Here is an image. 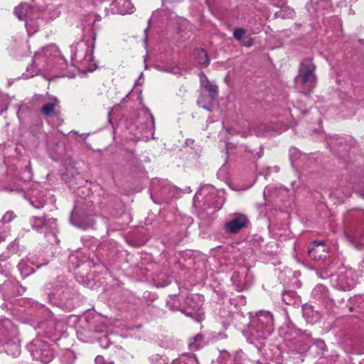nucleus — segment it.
Wrapping results in <instances>:
<instances>
[{
  "instance_id": "12",
  "label": "nucleus",
  "mask_w": 364,
  "mask_h": 364,
  "mask_svg": "<svg viewBox=\"0 0 364 364\" xmlns=\"http://www.w3.org/2000/svg\"><path fill=\"white\" fill-rule=\"evenodd\" d=\"M218 316L225 328L230 326L240 328L242 325H245L247 321L245 314L239 309L233 310L221 308L219 311Z\"/></svg>"
},
{
  "instance_id": "13",
  "label": "nucleus",
  "mask_w": 364,
  "mask_h": 364,
  "mask_svg": "<svg viewBox=\"0 0 364 364\" xmlns=\"http://www.w3.org/2000/svg\"><path fill=\"white\" fill-rule=\"evenodd\" d=\"M254 275L250 269L241 268L235 271L231 277V282L238 291L249 289L254 283Z\"/></svg>"
},
{
  "instance_id": "62",
  "label": "nucleus",
  "mask_w": 364,
  "mask_h": 364,
  "mask_svg": "<svg viewBox=\"0 0 364 364\" xmlns=\"http://www.w3.org/2000/svg\"><path fill=\"white\" fill-rule=\"evenodd\" d=\"M321 1H323V2H325V3H326V2H327V1H328V0H321Z\"/></svg>"
},
{
  "instance_id": "2",
  "label": "nucleus",
  "mask_w": 364,
  "mask_h": 364,
  "mask_svg": "<svg viewBox=\"0 0 364 364\" xmlns=\"http://www.w3.org/2000/svg\"><path fill=\"white\" fill-rule=\"evenodd\" d=\"M44 296L53 306L60 308H70L73 306L71 289L67 279L58 276L53 282L47 283L43 287Z\"/></svg>"
},
{
  "instance_id": "38",
  "label": "nucleus",
  "mask_w": 364,
  "mask_h": 364,
  "mask_svg": "<svg viewBox=\"0 0 364 364\" xmlns=\"http://www.w3.org/2000/svg\"><path fill=\"white\" fill-rule=\"evenodd\" d=\"M151 364H168V358L166 355L154 354L149 357Z\"/></svg>"
},
{
  "instance_id": "28",
  "label": "nucleus",
  "mask_w": 364,
  "mask_h": 364,
  "mask_svg": "<svg viewBox=\"0 0 364 364\" xmlns=\"http://www.w3.org/2000/svg\"><path fill=\"white\" fill-rule=\"evenodd\" d=\"M194 56L197 62L203 67L209 65L210 60L207 52L202 48H197L194 51Z\"/></svg>"
},
{
  "instance_id": "32",
  "label": "nucleus",
  "mask_w": 364,
  "mask_h": 364,
  "mask_svg": "<svg viewBox=\"0 0 364 364\" xmlns=\"http://www.w3.org/2000/svg\"><path fill=\"white\" fill-rule=\"evenodd\" d=\"M167 307L172 311H180L182 313L183 306H181L179 298L176 295L169 296L166 301Z\"/></svg>"
},
{
  "instance_id": "46",
  "label": "nucleus",
  "mask_w": 364,
  "mask_h": 364,
  "mask_svg": "<svg viewBox=\"0 0 364 364\" xmlns=\"http://www.w3.org/2000/svg\"><path fill=\"white\" fill-rule=\"evenodd\" d=\"M95 364H115L114 361H106L105 358L102 355L96 356L95 359Z\"/></svg>"
},
{
  "instance_id": "7",
  "label": "nucleus",
  "mask_w": 364,
  "mask_h": 364,
  "mask_svg": "<svg viewBox=\"0 0 364 364\" xmlns=\"http://www.w3.org/2000/svg\"><path fill=\"white\" fill-rule=\"evenodd\" d=\"M30 183H0V191H6L22 196L28 199L31 205L36 208H43L46 205V199L43 191L38 189L37 187L28 186Z\"/></svg>"
},
{
  "instance_id": "51",
  "label": "nucleus",
  "mask_w": 364,
  "mask_h": 364,
  "mask_svg": "<svg viewBox=\"0 0 364 364\" xmlns=\"http://www.w3.org/2000/svg\"><path fill=\"white\" fill-rule=\"evenodd\" d=\"M317 275L321 279H326L330 276L327 272L322 273L319 272H317Z\"/></svg>"
},
{
  "instance_id": "55",
  "label": "nucleus",
  "mask_w": 364,
  "mask_h": 364,
  "mask_svg": "<svg viewBox=\"0 0 364 364\" xmlns=\"http://www.w3.org/2000/svg\"><path fill=\"white\" fill-rule=\"evenodd\" d=\"M270 191V188L269 186H266L264 190V196H266L267 194H270L269 193Z\"/></svg>"
},
{
  "instance_id": "54",
  "label": "nucleus",
  "mask_w": 364,
  "mask_h": 364,
  "mask_svg": "<svg viewBox=\"0 0 364 364\" xmlns=\"http://www.w3.org/2000/svg\"><path fill=\"white\" fill-rule=\"evenodd\" d=\"M360 265H364V259L362 261V263ZM360 273L361 277H364V269L363 267H360Z\"/></svg>"
},
{
  "instance_id": "60",
  "label": "nucleus",
  "mask_w": 364,
  "mask_h": 364,
  "mask_svg": "<svg viewBox=\"0 0 364 364\" xmlns=\"http://www.w3.org/2000/svg\"><path fill=\"white\" fill-rule=\"evenodd\" d=\"M274 169L276 172H278L279 171V168L277 166H274Z\"/></svg>"
},
{
  "instance_id": "31",
  "label": "nucleus",
  "mask_w": 364,
  "mask_h": 364,
  "mask_svg": "<svg viewBox=\"0 0 364 364\" xmlns=\"http://www.w3.org/2000/svg\"><path fill=\"white\" fill-rule=\"evenodd\" d=\"M294 11L292 8L287 6L286 4L280 7V10L279 11L275 12L274 17L275 18H291L294 16Z\"/></svg>"
},
{
  "instance_id": "10",
  "label": "nucleus",
  "mask_w": 364,
  "mask_h": 364,
  "mask_svg": "<svg viewBox=\"0 0 364 364\" xmlns=\"http://www.w3.org/2000/svg\"><path fill=\"white\" fill-rule=\"evenodd\" d=\"M203 300L204 297L201 294L188 295L184 300L182 313L198 323L201 322L205 319Z\"/></svg>"
},
{
  "instance_id": "8",
  "label": "nucleus",
  "mask_w": 364,
  "mask_h": 364,
  "mask_svg": "<svg viewBox=\"0 0 364 364\" xmlns=\"http://www.w3.org/2000/svg\"><path fill=\"white\" fill-rule=\"evenodd\" d=\"M316 66L312 60L307 58L304 60L299 67V74L295 78L296 83H301L305 86L306 90H302L306 95H309L316 85V76L315 74Z\"/></svg>"
},
{
  "instance_id": "11",
  "label": "nucleus",
  "mask_w": 364,
  "mask_h": 364,
  "mask_svg": "<svg viewBox=\"0 0 364 364\" xmlns=\"http://www.w3.org/2000/svg\"><path fill=\"white\" fill-rule=\"evenodd\" d=\"M70 220L73 225L82 230L93 228L95 225L93 210L90 208L85 210L77 205L71 212Z\"/></svg>"
},
{
  "instance_id": "1",
  "label": "nucleus",
  "mask_w": 364,
  "mask_h": 364,
  "mask_svg": "<svg viewBox=\"0 0 364 364\" xmlns=\"http://www.w3.org/2000/svg\"><path fill=\"white\" fill-rule=\"evenodd\" d=\"M343 229L350 243L358 250H364V211L348 210L343 215Z\"/></svg>"
},
{
  "instance_id": "49",
  "label": "nucleus",
  "mask_w": 364,
  "mask_h": 364,
  "mask_svg": "<svg viewBox=\"0 0 364 364\" xmlns=\"http://www.w3.org/2000/svg\"><path fill=\"white\" fill-rule=\"evenodd\" d=\"M272 4L277 7H282L287 4V0H272Z\"/></svg>"
},
{
  "instance_id": "53",
  "label": "nucleus",
  "mask_w": 364,
  "mask_h": 364,
  "mask_svg": "<svg viewBox=\"0 0 364 364\" xmlns=\"http://www.w3.org/2000/svg\"><path fill=\"white\" fill-rule=\"evenodd\" d=\"M147 111V114L149 116L151 120V123L152 124L154 125V116L153 114L150 112V111L149 109L146 110Z\"/></svg>"
},
{
  "instance_id": "48",
  "label": "nucleus",
  "mask_w": 364,
  "mask_h": 364,
  "mask_svg": "<svg viewBox=\"0 0 364 364\" xmlns=\"http://www.w3.org/2000/svg\"><path fill=\"white\" fill-rule=\"evenodd\" d=\"M203 98H204V97H203V96H200V97L198 99V100H197V104H198V106H200V107H203V109H207V110L210 111V109L209 107H208V106L205 104V102H204Z\"/></svg>"
},
{
  "instance_id": "20",
  "label": "nucleus",
  "mask_w": 364,
  "mask_h": 364,
  "mask_svg": "<svg viewBox=\"0 0 364 364\" xmlns=\"http://www.w3.org/2000/svg\"><path fill=\"white\" fill-rule=\"evenodd\" d=\"M111 9L114 12L122 15L134 12L131 0H114L111 4Z\"/></svg>"
},
{
  "instance_id": "61",
  "label": "nucleus",
  "mask_w": 364,
  "mask_h": 364,
  "mask_svg": "<svg viewBox=\"0 0 364 364\" xmlns=\"http://www.w3.org/2000/svg\"><path fill=\"white\" fill-rule=\"evenodd\" d=\"M360 267H363L364 269V265H359V267H358L359 269H360Z\"/></svg>"
},
{
  "instance_id": "5",
  "label": "nucleus",
  "mask_w": 364,
  "mask_h": 364,
  "mask_svg": "<svg viewBox=\"0 0 364 364\" xmlns=\"http://www.w3.org/2000/svg\"><path fill=\"white\" fill-rule=\"evenodd\" d=\"M85 33L82 36V41L77 43L75 51L74 52L72 60L79 66L86 71H93L96 69L97 65L94 63L92 55V48L94 44H92V48L85 43L89 41L90 39L95 41L96 38V33L94 32L92 26L85 27Z\"/></svg>"
},
{
  "instance_id": "9",
  "label": "nucleus",
  "mask_w": 364,
  "mask_h": 364,
  "mask_svg": "<svg viewBox=\"0 0 364 364\" xmlns=\"http://www.w3.org/2000/svg\"><path fill=\"white\" fill-rule=\"evenodd\" d=\"M33 359L39 360L43 364H48L53 360L55 356L54 350L48 342L41 337L33 339L26 346Z\"/></svg>"
},
{
  "instance_id": "42",
  "label": "nucleus",
  "mask_w": 364,
  "mask_h": 364,
  "mask_svg": "<svg viewBox=\"0 0 364 364\" xmlns=\"http://www.w3.org/2000/svg\"><path fill=\"white\" fill-rule=\"evenodd\" d=\"M8 103L9 102L7 97L0 94V114L7 110Z\"/></svg>"
},
{
  "instance_id": "47",
  "label": "nucleus",
  "mask_w": 364,
  "mask_h": 364,
  "mask_svg": "<svg viewBox=\"0 0 364 364\" xmlns=\"http://www.w3.org/2000/svg\"><path fill=\"white\" fill-rule=\"evenodd\" d=\"M298 153H299V151L296 148H291L289 150V156H290V159H291L292 166H294V162L296 160V154H297Z\"/></svg>"
},
{
  "instance_id": "25",
  "label": "nucleus",
  "mask_w": 364,
  "mask_h": 364,
  "mask_svg": "<svg viewBox=\"0 0 364 364\" xmlns=\"http://www.w3.org/2000/svg\"><path fill=\"white\" fill-rule=\"evenodd\" d=\"M233 36L246 47H250L252 45V40L246 35V32L242 28H236L233 32Z\"/></svg>"
},
{
  "instance_id": "30",
  "label": "nucleus",
  "mask_w": 364,
  "mask_h": 364,
  "mask_svg": "<svg viewBox=\"0 0 364 364\" xmlns=\"http://www.w3.org/2000/svg\"><path fill=\"white\" fill-rule=\"evenodd\" d=\"M171 364H199L195 355L183 354L173 360Z\"/></svg>"
},
{
  "instance_id": "57",
  "label": "nucleus",
  "mask_w": 364,
  "mask_h": 364,
  "mask_svg": "<svg viewBox=\"0 0 364 364\" xmlns=\"http://www.w3.org/2000/svg\"><path fill=\"white\" fill-rule=\"evenodd\" d=\"M267 173H265L264 177V180H269V178L267 177V175H268V173L269 172V168H267Z\"/></svg>"
},
{
  "instance_id": "44",
  "label": "nucleus",
  "mask_w": 364,
  "mask_h": 364,
  "mask_svg": "<svg viewBox=\"0 0 364 364\" xmlns=\"http://www.w3.org/2000/svg\"><path fill=\"white\" fill-rule=\"evenodd\" d=\"M15 214L14 212L12 211H7L3 216L2 218V221L3 223H8L9 222H11L14 218H15Z\"/></svg>"
},
{
  "instance_id": "36",
  "label": "nucleus",
  "mask_w": 364,
  "mask_h": 364,
  "mask_svg": "<svg viewBox=\"0 0 364 364\" xmlns=\"http://www.w3.org/2000/svg\"><path fill=\"white\" fill-rule=\"evenodd\" d=\"M102 348H107L112 343L109 336L107 333H100L95 336V339Z\"/></svg>"
},
{
  "instance_id": "22",
  "label": "nucleus",
  "mask_w": 364,
  "mask_h": 364,
  "mask_svg": "<svg viewBox=\"0 0 364 364\" xmlns=\"http://www.w3.org/2000/svg\"><path fill=\"white\" fill-rule=\"evenodd\" d=\"M302 313L304 318L310 323H316L321 318L319 311L315 310L313 306L308 304L302 306Z\"/></svg>"
},
{
  "instance_id": "35",
  "label": "nucleus",
  "mask_w": 364,
  "mask_h": 364,
  "mask_svg": "<svg viewBox=\"0 0 364 364\" xmlns=\"http://www.w3.org/2000/svg\"><path fill=\"white\" fill-rule=\"evenodd\" d=\"M38 55H39L38 53L36 54L35 59H34L33 63L31 65L30 67L27 68L26 73L23 74V76L25 78H28V77H33V76L37 75V73L38 72V68H37V65H38L37 60L38 59Z\"/></svg>"
},
{
  "instance_id": "29",
  "label": "nucleus",
  "mask_w": 364,
  "mask_h": 364,
  "mask_svg": "<svg viewBox=\"0 0 364 364\" xmlns=\"http://www.w3.org/2000/svg\"><path fill=\"white\" fill-rule=\"evenodd\" d=\"M75 359V353L70 349L62 351L59 355V360L61 364H74Z\"/></svg>"
},
{
  "instance_id": "43",
  "label": "nucleus",
  "mask_w": 364,
  "mask_h": 364,
  "mask_svg": "<svg viewBox=\"0 0 364 364\" xmlns=\"http://www.w3.org/2000/svg\"><path fill=\"white\" fill-rule=\"evenodd\" d=\"M166 73H172L176 75H181V70L178 66L174 65V66H168L166 67L164 70Z\"/></svg>"
},
{
  "instance_id": "3",
  "label": "nucleus",
  "mask_w": 364,
  "mask_h": 364,
  "mask_svg": "<svg viewBox=\"0 0 364 364\" xmlns=\"http://www.w3.org/2000/svg\"><path fill=\"white\" fill-rule=\"evenodd\" d=\"M274 330V319L272 312L261 310L253 316L248 324L247 339L250 343L267 339Z\"/></svg>"
},
{
  "instance_id": "52",
  "label": "nucleus",
  "mask_w": 364,
  "mask_h": 364,
  "mask_svg": "<svg viewBox=\"0 0 364 364\" xmlns=\"http://www.w3.org/2000/svg\"><path fill=\"white\" fill-rule=\"evenodd\" d=\"M357 194L364 198V186L357 191Z\"/></svg>"
},
{
  "instance_id": "18",
  "label": "nucleus",
  "mask_w": 364,
  "mask_h": 364,
  "mask_svg": "<svg viewBox=\"0 0 364 364\" xmlns=\"http://www.w3.org/2000/svg\"><path fill=\"white\" fill-rule=\"evenodd\" d=\"M309 258L318 261L328 257L329 248L323 240H314L307 247Z\"/></svg>"
},
{
  "instance_id": "45",
  "label": "nucleus",
  "mask_w": 364,
  "mask_h": 364,
  "mask_svg": "<svg viewBox=\"0 0 364 364\" xmlns=\"http://www.w3.org/2000/svg\"><path fill=\"white\" fill-rule=\"evenodd\" d=\"M218 178L220 181H225L227 178V170L226 167H221L218 171Z\"/></svg>"
},
{
  "instance_id": "50",
  "label": "nucleus",
  "mask_w": 364,
  "mask_h": 364,
  "mask_svg": "<svg viewBox=\"0 0 364 364\" xmlns=\"http://www.w3.org/2000/svg\"><path fill=\"white\" fill-rule=\"evenodd\" d=\"M228 184L229 185L230 188H231L233 190L247 189L251 187V186H247L245 188H238V183H228Z\"/></svg>"
},
{
  "instance_id": "16",
  "label": "nucleus",
  "mask_w": 364,
  "mask_h": 364,
  "mask_svg": "<svg viewBox=\"0 0 364 364\" xmlns=\"http://www.w3.org/2000/svg\"><path fill=\"white\" fill-rule=\"evenodd\" d=\"M333 286L341 291H350L356 284L354 272L352 269L341 272L335 279H332Z\"/></svg>"
},
{
  "instance_id": "23",
  "label": "nucleus",
  "mask_w": 364,
  "mask_h": 364,
  "mask_svg": "<svg viewBox=\"0 0 364 364\" xmlns=\"http://www.w3.org/2000/svg\"><path fill=\"white\" fill-rule=\"evenodd\" d=\"M200 82L203 87L210 94V97L213 100L216 99L218 93V87L217 85L212 84L206 77L205 75L200 76Z\"/></svg>"
},
{
  "instance_id": "40",
  "label": "nucleus",
  "mask_w": 364,
  "mask_h": 364,
  "mask_svg": "<svg viewBox=\"0 0 364 364\" xmlns=\"http://www.w3.org/2000/svg\"><path fill=\"white\" fill-rule=\"evenodd\" d=\"M309 339V343H313L315 345L316 347H317L321 351H325L326 350V346L325 344V342L323 340L321 339H314L311 336H306Z\"/></svg>"
},
{
  "instance_id": "4",
  "label": "nucleus",
  "mask_w": 364,
  "mask_h": 364,
  "mask_svg": "<svg viewBox=\"0 0 364 364\" xmlns=\"http://www.w3.org/2000/svg\"><path fill=\"white\" fill-rule=\"evenodd\" d=\"M106 328L105 318L95 312H87L80 320L76 333L79 340L87 343L95 341V336L103 333Z\"/></svg>"
},
{
  "instance_id": "27",
  "label": "nucleus",
  "mask_w": 364,
  "mask_h": 364,
  "mask_svg": "<svg viewBox=\"0 0 364 364\" xmlns=\"http://www.w3.org/2000/svg\"><path fill=\"white\" fill-rule=\"evenodd\" d=\"M328 292L327 288L323 284H317L311 292L314 299L321 301L328 297Z\"/></svg>"
},
{
  "instance_id": "34",
  "label": "nucleus",
  "mask_w": 364,
  "mask_h": 364,
  "mask_svg": "<svg viewBox=\"0 0 364 364\" xmlns=\"http://www.w3.org/2000/svg\"><path fill=\"white\" fill-rule=\"evenodd\" d=\"M297 300L296 293L294 291H284L282 292V301L287 305H293Z\"/></svg>"
},
{
  "instance_id": "37",
  "label": "nucleus",
  "mask_w": 364,
  "mask_h": 364,
  "mask_svg": "<svg viewBox=\"0 0 364 364\" xmlns=\"http://www.w3.org/2000/svg\"><path fill=\"white\" fill-rule=\"evenodd\" d=\"M230 306H233L235 309H238L239 306H245L246 304V297L244 295H239L234 298L229 299Z\"/></svg>"
},
{
  "instance_id": "21",
  "label": "nucleus",
  "mask_w": 364,
  "mask_h": 364,
  "mask_svg": "<svg viewBox=\"0 0 364 364\" xmlns=\"http://www.w3.org/2000/svg\"><path fill=\"white\" fill-rule=\"evenodd\" d=\"M43 102H44V105L42 106L41 111L44 116L49 117L57 114L56 109L59 107V101L56 97H52L47 101V97H43Z\"/></svg>"
},
{
  "instance_id": "41",
  "label": "nucleus",
  "mask_w": 364,
  "mask_h": 364,
  "mask_svg": "<svg viewBox=\"0 0 364 364\" xmlns=\"http://www.w3.org/2000/svg\"><path fill=\"white\" fill-rule=\"evenodd\" d=\"M212 188L211 184L210 183H204L202 186L198 188L195 196H194V200H196V198H198L199 195H205L207 192H208Z\"/></svg>"
},
{
  "instance_id": "15",
  "label": "nucleus",
  "mask_w": 364,
  "mask_h": 364,
  "mask_svg": "<svg viewBox=\"0 0 364 364\" xmlns=\"http://www.w3.org/2000/svg\"><path fill=\"white\" fill-rule=\"evenodd\" d=\"M26 289L18 281L8 279L0 284V299L9 301L16 296L22 295Z\"/></svg>"
},
{
  "instance_id": "33",
  "label": "nucleus",
  "mask_w": 364,
  "mask_h": 364,
  "mask_svg": "<svg viewBox=\"0 0 364 364\" xmlns=\"http://www.w3.org/2000/svg\"><path fill=\"white\" fill-rule=\"evenodd\" d=\"M17 267L23 277H27L34 272L33 268L25 260H21Z\"/></svg>"
},
{
  "instance_id": "26",
  "label": "nucleus",
  "mask_w": 364,
  "mask_h": 364,
  "mask_svg": "<svg viewBox=\"0 0 364 364\" xmlns=\"http://www.w3.org/2000/svg\"><path fill=\"white\" fill-rule=\"evenodd\" d=\"M206 344L205 337L201 333H198L194 337L189 339L188 348L191 350H198Z\"/></svg>"
},
{
  "instance_id": "14",
  "label": "nucleus",
  "mask_w": 364,
  "mask_h": 364,
  "mask_svg": "<svg viewBox=\"0 0 364 364\" xmlns=\"http://www.w3.org/2000/svg\"><path fill=\"white\" fill-rule=\"evenodd\" d=\"M29 223L33 230L39 233H43L45 235L48 233L53 234L57 227L56 219L48 218L46 215L32 216L29 219Z\"/></svg>"
},
{
  "instance_id": "19",
  "label": "nucleus",
  "mask_w": 364,
  "mask_h": 364,
  "mask_svg": "<svg viewBox=\"0 0 364 364\" xmlns=\"http://www.w3.org/2000/svg\"><path fill=\"white\" fill-rule=\"evenodd\" d=\"M215 213L216 210L210 206L198 210V217L200 220L199 225L204 228L210 227L216 218Z\"/></svg>"
},
{
  "instance_id": "58",
  "label": "nucleus",
  "mask_w": 364,
  "mask_h": 364,
  "mask_svg": "<svg viewBox=\"0 0 364 364\" xmlns=\"http://www.w3.org/2000/svg\"><path fill=\"white\" fill-rule=\"evenodd\" d=\"M26 26L27 27L28 32H30V22L29 21H26Z\"/></svg>"
},
{
  "instance_id": "56",
  "label": "nucleus",
  "mask_w": 364,
  "mask_h": 364,
  "mask_svg": "<svg viewBox=\"0 0 364 364\" xmlns=\"http://www.w3.org/2000/svg\"><path fill=\"white\" fill-rule=\"evenodd\" d=\"M269 133V130L266 129V125H264V130L262 131V134H267Z\"/></svg>"
},
{
  "instance_id": "6",
  "label": "nucleus",
  "mask_w": 364,
  "mask_h": 364,
  "mask_svg": "<svg viewBox=\"0 0 364 364\" xmlns=\"http://www.w3.org/2000/svg\"><path fill=\"white\" fill-rule=\"evenodd\" d=\"M21 341L17 327L7 318H0V346L9 355L17 358L20 355Z\"/></svg>"
},
{
  "instance_id": "39",
  "label": "nucleus",
  "mask_w": 364,
  "mask_h": 364,
  "mask_svg": "<svg viewBox=\"0 0 364 364\" xmlns=\"http://www.w3.org/2000/svg\"><path fill=\"white\" fill-rule=\"evenodd\" d=\"M28 6L26 4H21L15 8L14 12L20 20H23L26 16Z\"/></svg>"
},
{
  "instance_id": "59",
  "label": "nucleus",
  "mask_w": 364,
  "mask_h": 364,
  "mask_svg": "<svg viewBox=\"0 0 364 364\" xmlns=\"http://www.w3.org/2000/svg\"><path fill=\"white\" fill-rule=\"evenodd\" d=\"M348 309H349V311H350V312H353V311H354V308H353V306H350L348 307Z\"/></svg>"
},
{
  "instance_id": "17",
  "label": "nucleus",
  "mask_w": 364,
  "mask_h": 364,
  "mask_svg": "<svg viewBox=\"0 0 364 364\" xmlns=\"http://www.w3.org/2000/svg\"><path fill=\"white\" fill-rule=\"evenodd\" d=\"M250 225V221L245 214H236L232 219L224 224V230L230 234H237L241 230L247 228Z\"/></svg>"
},
{
  "instance_id": "24",
  "label": "nucleus",
  "mask_w": 364,
  "mask_h": 364,
  "mask_svg": "<svg viewBox=\"0 0 364 364\" xmlns=\"http://www.w3.org/2000/svg\"><path fill=\"white\" fill-rule=\"evenodd\" d=\"M284 328H287V334H289L290 336L295 333L297 336H311V333L308 331H303L296 326V325L289 319H287L284 323Z\"/></svg>"
}]
</instances>
